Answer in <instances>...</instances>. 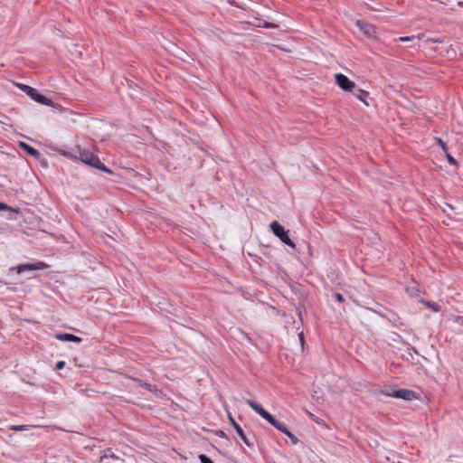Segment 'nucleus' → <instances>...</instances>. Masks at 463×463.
Returning <instances> with one entry per match:
<instances>
[{
  "label": "nucleus",
  "instance_id": "obj_21",
  "mask_svg": "<svg viewBox=\"0 0 463 463\" xmlns=\"http://www.w3.org/2000/svg\"><path fill=\"white\" fill-rule=\"evenodd\" d=\"M436 139H437L439 145L440 146V147L442 148V150L445 153H447L448 148H447L446 143L440 138H436Z\"/></svg>",
  "mask_w": 463,
  "mask_h": 463
},
{
  "label": "nucleus",
  "instance_id": "obj_1",
  "mask_svg": "<svg viewBox=\"0 0 463 463\" xmlns=\"http://www.w3.org/2000/svg\"><path fill=\"white\" fill-rule=\"evenodd\" d=\"M76 152L78 155V160L81 161L87 165L108 174H113V172L99 160V156L92 150L89 148H82L80 146H77Z\"/></svg>",
  "mask_w": 463,
  "mask_h": 463
},
{
  "label": "nucleus",
  "instance_id": "obj_20",
  "mask_svg": "<svg viewBox=\"0 0 463 463\" xmlns=\"http://www.w3.org/2000/svg\"><path fill=\"white\" fill-rule=\"evenodd\" d=\"M199 459L201 463H214L209 457L204 454H200Z\"/></svg>",
  "mask_w": 463,
  "mask_h": 463
},
{
  "label": "nucleus",
  "instance_id": "obj_22",
  "mask_svg": "<svg viewBox=\"0 0 463 463\" xmlns=\"http://www.w3.org/2000/svg\"><path fill=\"white\" fill-rule=\"evenodd\" d=\"M65 366V362L64 361H58L55 364V369L56 370H61L63 367Z\"/></svg>",
  "mask_w": 463,
  "mask_h": 463
},
{
  "label": "nucleus",
  "instance_id": "obj_17",
  "mask_svg": "<svg viewBox=\"0 0 463 463\" xmlns=\"http://www.w3.org/2000/svg\"><path fill=\"white\" fill-rule=\"evenodd\" d=\"M60 153H61V155L64 156L65 157H68V158H71L73 160H78V155H77L76 149L74 150V153L65 151V150H61Z\"/></svg>",
  "mask_w": 463,
  "mask_h": 463
},
{
  "label": "nucleus",
  "instance_id": "obj_30",
  "mask_svg": "<svg viewBox=\"0 0 463 463\" xmlns=\"http://www.w3.org/2000/svg\"><path fill=\"white\" fill-rule=\"evenodd\" d=\"M457 321H458V323H460L461 325H463V317H458L457 318Z\"/></svg>",
  "mask_w": 463,
  "mask_h": 463
},
{
  "label": "nucleus",
  "instance_id": "obj_24",
  "mask_svg": "<svg viewBox=\"0 0 463 463\" xmlns=\"http://www.w3.org/2000/svg\"><path fill=\"white\" fill-rule=\"evenodd\" d=\"M414 39V36H402L398 39L399 42H409Z\"/></svg>",
  "mask_w": 463,
  "mask_h": 463
},
{
  "label": "nucleus",
  "instance_id": "obj_19",
  "mask_svg": "<svg viewBox=\"0 0 463 463\" xmlns=\"http://www.w3.org/2000/svg\"><path fill=\"white\" fill-rule=\"evenodd\" d=\"M8 429L10 430L22 431V430H26L28 429V426L27 425H10L8 427Z\"/></svg>",
  "mask_w": 463,
  "mask_h": 463
},
{
  "label": "nucleus",
  "instance_id": "obj_23",
  "mask_svg": "<svg viewBox=\"0 0 463 463\" xmlns=\"http://www.w3.org/2000/svg\"><path fill=\"white\" fill-rule=\"evenodd\" d=\"M446 156H447V159L449 162V164H451V165H456L457 164V162L454 159V157L452 156H450L448 152L446 153Z\"/></svg>",
  "mask_w": 463,
  "mask_h": 463
},
{
  "label": "nucleus",
  "instance_id": "obj_14",
  "mask_svg": "<svg viewBox=\"0 0 463 463\" xmlns=\"http://www.w3.org/2000/svg\"><path fill=\"white\" fill-rule=\"evenodd\" d=\"M257 20L259 21V24L256 25L257 27H261V28H266V29L278 28V24H276L269 23V22L260 20L258 18H257Z\"/></svg>",
  "mask_w": 463,
  "mask_h": 463
},
{
  "label": "nucleus",
  "instance_id": "obj_25",
  "mask_svg": "<svg viewBox=\"0 0 463 463\" xmlns=\"http://www.w3.org/2000/svg\"><path fill=\"white\" fill-rule=\"evenodd\" d=\"M298 338H299V342H300L302 349H303L304 348V344H305V337H304V333L303 332H300L298 334Z\"/></svg>",
  "mask_w": 463,
  "mask_h": 463
},
{
  "label": "nucleus",
  "instance_id": "obj_9",
  "mask_svg": "<svg viewBox=\"0 0 463 463\" xmlns=\"http://www.w3.org/2000/svg\"><path fill=\"white\" fill-rule=\"evenodd\" d=\"M357 27L368 37H374L376 33L375 27L363 20L356 21Z\"/></svg>",
  "mask_w": 463,
  "mask_h": 463
},
{
  "label": "nucleus",
  "instance_id": "obj_27",
  "mask_svg": "<svg viewBox=\"0 0 463 463\" xmlns=\"http://www.w3.org/2000/svg\"><path fill=\"white\" fill-rule=\"evenodd\" d=\"M334 296H335V299L338 302H344L345 301V298H344V297H343V295L341 293H335Z\"/></svg>",
  "mask_w": 463,
  "mask_h": 463
},
{
  "label": "nucleus",
  "instance_id": "obj_4",
  "mask_svg": "<svg viewBox=\"0 0 463 463\" xmlns=\"http://www.w3.org/2000/svg\"><path fill=\"white\" fill-rule=\"evenodd\" d=\"M246 403L272 426H274L278 422V420L273 415H271L269 411L264 410L262 406L257 403L256 402L252 400H247Z\"/></svg>",
  "mask_w": 463,
  "mask_h": 463
},
{
  "label": "nucleus",
  "instance_id": "obj_5",
  "mask_svg": "<svg viewBox=\"0 0 463 463\" xmlns=\"http://www.w3.org/2000/svg\"><path fill=\"white\" fill-rule=\"evenodd\" d=\"M246 403L272 426H274L278 422V420L273 415H271L269 411L264 410L262 406L257 403L256 402L252 400H247Z\"/></svg>",
  "mask_w": 463,
  "mask_h": 463
},
{
  "label": "nucleus",
  "instance_id": "obj_12",
  "mask_svg": "<svg viewBox=\"0 0 463 463\" xmlns=\"http://www.w3.org/2000/svg\"><path fill=\"white\" fill-rule=\"evenodd\" d=\"M55 338L61 341L66 342H74L80 344L82 342V339L77 335L68 334V333H59L55 335Z\"/></svg>",
  "mask_w": 463,
  "mask_h": 463
},
{
  "label": "nucleus",
  "instance_id": "obj_16",
  "mask_svg": "<svg viewBox=\"0 0 463 463\" xmlns=\"http://www.w3.org/2000/svg\"><path fill=\"white\" fill-rule=\"evenodd\" d=\"M109 458H118V457L115 456V454L111 451L110 449H106L103 453V455L100 457V459H99V462L100 463H104L105 460Z\"/></svg>",
  "mask_w": 463,
  "mask_h": 463
},
{
  "label": "nucleus",
  "instance_id": "obj_29",
  "mask_svg": "<svg viewBox=\"0 0 463 463\" xmlns=\"http://www.w3.org/2000/svg\"><path fill=\"white\" fill-rule=\"evenodd\" d=\"M308 415H309V417H310V419H311L312 420H314V421H316V422H317V423H319V422H320V420H318V419H317L314 414H312V413H310V412H309V413H308Z\"/></svg>",
  "mask_w": 463,
  "mask_h": 463
},
{
  "label": "nucleus",
  "instance_id": "obj_8",
  "mask_svg": "<svg viewBox=\"0 0 463 463\" xmlns=\"http://www.w3.org/2000/svg\"><path fill=\"white\" fill-rule=\"evenodd\" d=\"M387 396L393 397V398H400L404 401H411L414 399L415 392L411 390L408 389H400L397 391H393L392 393H385Z\"/></svg>",
  "mask_w": 463,
  "mask_h": 463
},
{
  "label": "nucleus",
  "instance_id": "obj_26",
  "mask_svg": "<svg viewBox=\"0 0 463 463\" xmlns=\"http://www.w3.org/2000/svg\"><path fill=\"white\" fill-rule=\"evenodd\" d=\"M5 210H13V209H12V207L7 205L6 203H0V211H5Z\"/></svg>",
  "mask_w": 463,
  "mask_h": 463
},
{
  "label": "nucleus",
  "instance_id": "obj_31",
  "mask_svg": "<svg viewBox=\"0 0 463 463\" xmlns=\"http://www.w3.org/2000/svg\"><path fill=\"white\" fill-rule=\"evenodd\" d=\"M232 5L237 6L234 0H229L228 1Z\"/></svg>",
  "mask_w": 463,
  "mask_h": 463
},
{
  "label": "nucleus",
  "instance_id": "obj_10",
  "mask_svg": "<svg viewBox=\"0 0 463 463\" xmlns=\"http://www.w3.org/2000/svg\"><path fill=\"white\" fill-rule=\"evenodd\" d=\"M229 419L237 434L240 436L244 444L250 448L253 447V443L250 442V439L247 438L242 428L235 421V420L232 416H229Z\"/></svg>",
  "mask_w": 463,
  "mask_h": 463
},
{
  "label": "nucleus",
  "instance_id": "obj_3",
  "mask_svg": "<svg viewBox=\"0 0 463 463\" xmlns=\"http://www.w3.org/2000/svg\"><path fill=\"white\" fill-rule=\"evenodd\" d=\"M269 226L274 235L277 236L283 243L291 247L292 249L296 248L295 243L288 236V231H286L281 224H279L277 221H274L270 223Z\"/></svg>",
  "mask_w": 463,
  "mask_h": 463
},
{
  "label": "nucleus",
  "instance_id": "obj_13",
  "mask_svg": "<svg viewBox=\"0 0 463 463\" xmlns=\"http://www.w3.org/2000/svg\"><path fill=\"white\" fill-rule=\"evenodd\" d=\"M20 147L25 151L29 156H32L35 158H39L41 156V153L34 147L29 146L28 144L24 142L19 143Z\"/></svg>",
  "mask_w": 463,
  "mask_h": 463
},
{
  "label": "nucleus",
  "instance_id": "obj_2",
  "mask_svg": "<svg viewBox=\"0 0 463 463\" xmlns=\"http://www.w3.org/2000/svg\"><path fill=\"white\" fill-rule=\"evenodd\" d=\"M17 86L21 90H23L26 95H28L34 101H36L40 104H43V105L53 107V104H54L53 101L52 99H48L47 97L40 94L37 91V90H35L34 88L25 85V84H23V83H19V84H17Z\"/></svg>",
  "mask_w": 463,
  "mask_h": 463
},
{
  "label": "nucleus",
  "instance_id": "obj_18",
  "mask_svg": "<svg viewBox=\"0 0 463 463\" xmlns=\"http://www.w3.org/2000/svg\"><path fill=\"white\" fill-rule=\"evenodd\" d=\"M358 91H359V94H354V95L357 97L358 99H360L365 105L368 106V103L364 100V98L368 97L369 93L367 91H365V90H361V89H358Z\"/></svg>",
  "mask_w": 463,
  "mask_h": 463
},
{
  "label": "nucleus",
  "instance_id": "obj_28",
  "mask_svg": "<svg viewBox=\"0 0 463 463\" xmlns=\"http://www.w3.org/2000/svg\"><path fill=\"white\" fill-rule=\"evenodd\" d=\"M434 311L438 312L439 310V307L436 304V303H433V304H428Z\"/></svg>",
  "mask_w": 463,
  "mask_h": 463
},
{
  "label": "nucleus",
  "instance_id": "obj_6",
  "mask_svg": "<svg viewBox=\"0 0 463 463\" xmlns=\"http://www.w3.org/2000/svg\"><path fill=\"white\" fill-rule=\"evenodd\" d=\"M335 78L336 84L345 91L352 92L356 88L355 83L350 80L348 77L342 73L335 74Z\"/></svg>",
  "mask_w": 463,
  "mask_h": 463
},
{
  "label": "nucleus",
  "instance_id": "obj_7",
  "mask_svg": "<svg viewBox=\"0 0 463 463\" xmlns=\"http://www.w3.org/2000/svg\"><path fill=\"white\" fill-rule=\"evenodd\" d=\"M48 267V265L43 261H36L34 263H24L20 264L17 267H15V269L19 274L24 272V271H33V270H39V269H44ZM11 269H14V268H12Z\"/></svg>",
  "mask_w": 463,
  "mask_h": 463
},
{
  "label": "nucleus",
  "instance_id": "obj_11",
  "mask_svg": "<svg viewBox=\"0 0 463 463\" xmlns=\"http://www.w3.org/2000/svg\"><path fill=\"white\" fill-rule=\"evenodd\" d=\"M273 427L288 436L293 444H297L298 442V439L287 428L283 422L278 420V422Z\"/></svg>",
  "mask_w": 463,
  "mask_h": 463
},
{
  "label": "nucleus",
  "instance_id": "obj_15",
  "mask_svg": "<svg viewBox=\"0 0 463 463\" xmlns=\"http://www.w3.org/2000/svg\"><path fill=\"white\" fill-rule=\"evenodd\" d=\"M131 379L136 382L139 386L145 388L146 390L149 391V392H154L156 391L155 387L152 386L150 383H144L142 380L138 379V378H133L131 377Z\"/></svg>",
  "mask_w": 463,
  "mask_h": 463
}]
</instances>
